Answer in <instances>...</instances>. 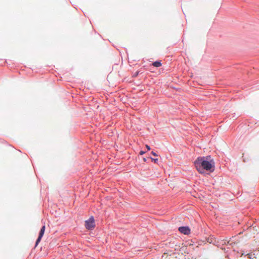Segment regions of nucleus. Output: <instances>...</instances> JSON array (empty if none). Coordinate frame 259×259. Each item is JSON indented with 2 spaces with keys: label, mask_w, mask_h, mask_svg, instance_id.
<instances>
[{
  "label": "nucleus",
  "mask_w": 259,
  "mask_h": 259,
  "mask_svg": "<svg viewBox=\"0 0 259 259\" xmlns=\"http://www.w3.org/2000/svg\"><path fill=\"white\" fill-rule=\"evenodd\" d=\"M151 160L152 161H153L155 163H157V161H158V159H157V158L156 159H154V158H151Z\"/></svg>",
  "instance_id": "nucleus-6"
},
{
  "label": "nucleus",
  "mask_w": 259,
  "mask_h": 259,
  "mask_svg": "<svg viewBox=\"0 0 259 259\" xmlns=\"http://www.w3.org/2000/svg\"><path fill=\"white\" fill-rule=\"evenodd\" d=\"M209 157H199L194 162L197 170L200 173H204L205 170L212 172L214 170V162L209 161Z\"/></svg>",
  "instance_id": "nucleus-1"
},
{
  "label": "nucleus",
  "mask_w": 259,
  "mask_h": 259,
  "mask_svg": "<svg viewBox=\"0 0 259 259\" xmlns=\"http://www.w3.org/2000/svg\"><path fill=\"white\" fill-rule=\"evenodd\" d=\"M152 65L156 67H158L161 66V63L159 61H155L152 63Z\"/></svg>",
  "instance_id": "nucleus-5"
},
{
  "label": "nucleus",
  "mask_w": 259,
  "mask_h": 259,
  "mask_svg": "<svg viewBox=\"0 0 259 259\" xmlns=\"http://www.w3.org/2000/svg\"><path fill=\"white\" fill-rule=\"evenodd\" d=\"M85 227L89 230L95 228V220L93 217H91L88 220L85 222Z\"/></svg>",
  "instance_id": "nucleus-2"
},
{
  "label": "nucleus",
  "mask_w": 259,
  "mask_h": 259,
  "mask_svg": "<svg viewBox=\"0 0 259 259\" xmlns=\"http://www.w3.org/2000/svg\"><path fill=\"white\" fill-rule=\"evenodd\" d=\"M145 153V152L144 151H141L140 152V154L142 155L144 154Z\"/></svg>",
  "instance_id": "nucleus-9"
},
{
  "label": "nucleus",
  "mask_w": 259,
  "mask_h": 259,
  "mask_svg": "<svg viewBox=\"0 0 259 259\" xmlns=\"http://www.w3.org/2000/svg\"><path fill=\"white\" fill-rule=\"evenodd\" d=\"M145 161H146V159L145 158H144L143 159Z\"/></svg>",
  "instance_id": "nucleus-11"
},
{
  "label": "nucleus",
  "mask_w": 259,
  "mask_h": 259,
  "mask_svg": "<svg viewBox=\"0 0 259 259\" xmlns=\"http://www.w3.org/2000/svg\"><path fill=\"white\" fill-rule=\"evenodd\" d=\"M249 257L251 258V256H252V254H248Z\"/></svg>",
  "instance_id": "nucleus-10"
},
{
  "label": "nucleus",
  "mask_w": 259,
  "mask_h": 259,
  "mask_svg": "<svg viewBox=\"0 0 259 259\" xmlns=\"http://www.w3.org/2000/svg\"><path fill=\"white\" fill-rule=\"evenodd\" d=\"M45 229H46V227L45 225L41 227L40 231L39 232V233L38 237L36 241L35 247H36L37 246V245L38 244V243L40 242V241L41 239V238L42 237V236L44 234Z\"/></svg>",
  "instance_id": "nucleus-3"
},
{
  "label": "nucleus",
  "mask_w": 259,
  "mask_h": 259,
  "mask_svg": "<svg viewBox=\"0 0 259 259\" xmlns=\"http://www.w3.org/2000/svg\"><path fill=\"white\" fill-rule=\"evenodd\" d=\"M179 231L185 235H188L190 233V229L188 227H180L179 228Z\"/></svg>",
  "instance_id": "nucleus-4"
},
{
  "label": "nucleus",
  "mask_w": 259,
  "mask_h": 259,
  "mask_svg": "<svg viewBox=\"0 0 259 259\" xmlns=\"http://www.w3.org/2000/svg\"><path fill=\"white\" fill-rule=\"evenodd\" d=\"M146 148L148 150H150V147L148 145H146Z\"/></svg>",
  "instance_id": "nucleus-8"
},
{
  "label": "nucleus",
  "mask_w": 259,
  "mask_h": 259,
  "mask_svg": "<svg viewBox=\"0 0 259 259\" xmlns=\"http://www.w3.org/2000/svg\"><path fill=\"white\" fill-rule=\"evenodd\" d=\"M151 154L154 155V156H157V155L153 151L151 152Z\"/></svg>",
  "instance_id": "nucleus-7"
}]
</instances>
